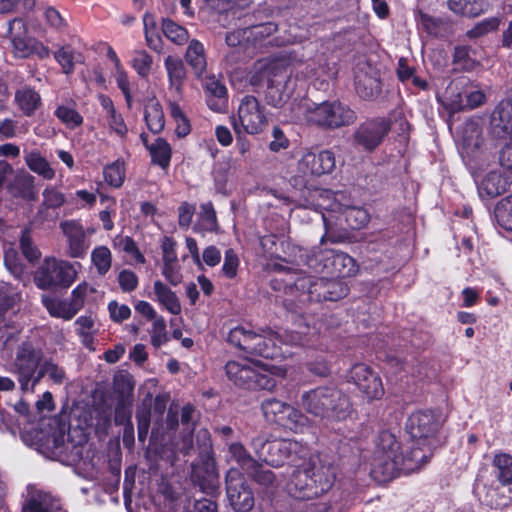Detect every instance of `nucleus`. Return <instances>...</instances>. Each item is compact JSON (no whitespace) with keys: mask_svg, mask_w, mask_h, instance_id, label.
<instances>
[{"mask_svg":"<svg viewBox=\"0 0 512 512\" xmlns=\"http://www.w3.org/2000/svg\"><path fill=\"white\" fill-rule=\"evenodd\" d=\"M337 468L320 457H309L308 462L293 471L287 483L289 495L298 500H311L327 494L336 481Z\"/></svg>","mask_w":512,"mask_h":512,"instance_id":"obj_1","label":"nucleus"},{"mask_svg":"<svg viewBox=\"0 0 512 512\" xmlns=\"http://www.w3.org/2000/svg\"><path fill=\"white\" fill-rule=\"evenodd\" d=\"M300 401L306 413L329 421H345L355 413L351 397L334 385L304 391Z\"/></svg>","mask_w":512,"mask_h":512,"instance_id":"obj_2","label":"nucleus"},{"mask_svg":"<svg viewBox=\"0 0 512 512\" xmlns=\"http://www.w3.org/2000/svg\"><path fill=\"white\" fill-rule=\"evenodd\" d=\"M305 265L316 273L342 280L354 276L358 271L356 260L340 250L313 248L306 253Z\"/></svg>","mask_w":512,"mask_h":512,"instance_id":"obj_3","label":"nucleus"},{"mask_svg":"<svg viewBox=\"0 0 512 512\" xmlns=\"http://www.w3.org/2000/svg\"><path fill=\"white\" fill-rule=\"evenodd\" d=\"M266 421L293 433H303L310 425L309 417L300 409L276 398H267L261 403Z\"/></svg>","mask_w":512,"mask_h":512,"instance_id":"obj_4","label":"nucleus"},{"mask_svg":"<svg viewBox=\"0 0 512 512\" xmlns=\"http://www.w3.org/2000/svg\"><path fill=\"white\" fill-rule=\"evenodd\" d=\"M308 124L323 130H334L352 124L355 112L340 101H324L308 108L305 114Z\"/></svg>","mask_w":512,"mask_h":512,"instance_id":"obj_5","label":"nucleus"},{"mask_svg":"<svg viewBox=\"0 0 512 512\" xmlns=\"http://www.w3.org/2000/svg\"><path fill=\"white\" fill-rule=\"evenodd\" d=\"M44 358L43 350L32 341H23L16 350L12 371L16 375L22 391H33L35 378Z\"/></svg>","mask_w":512,"mask_h":512,"instance_id":"obj_6","label":"nucleus"},{"mask_svg":"<svg viewBox=\"0 0 512 512\" xmlns=\"http://www.w3.org/2000/svg\"><path fill=\"white\" fill-rule=\"evenodd\" d=\"M266 108L253 95L241 99L237 116H232V126L236 134L258 135L268 126Z\"/></svg>","mask_w":512,"mask_h":512,"instance_id":"obj_7","label":"nucleus"},{"mask_svg":"<svg viewBox=\"0 0 512 512\" xmlns=\"http://www.w3.org/2000/svg\"><path fill=\"white\" fill-rule=\"evenodd\" d=\"M77 271L68 261L46 258L35 273V283L40 289H68L76 280Z\"/></svg>","mask_w":512,"mask_h":512,"instance_id":"obj_8","label":"nucleus"},{"mask_svg":"<svg viewBox=\"0 0 512 512\" xmlns=\"http://www.w3.org/2000/svg\"><path fill=\"white\" fill-rule=\"evenodd\" d=\"M310 454L307 444L293 439H275L268 442L263 455V461L272 467H281L285 464L299 466Z\"/></svg>","mask_w":512,"mask_h":512,"instance_id":"obj_9","label":"nucleus"},{"mask_svg":"<svg viewBox=\"0 0 512 512\" xmlns=\"http://www.w3.org/2000/svg\"><path fill=\"white\" fill-rule=\"evenodd\" d=\"M228 379L236 386L246 390H271L275 380L267 374L260 373L245 359L228 361L225 366Z\"/></svg>","mask_w":512,"mask_h":512,"instance_id":"obj_10","label":"nucleus"},{"mask_svg":"<svg viewBox=\"0 0 512 512\" xmlns=\"http://www.w3.org/2000/svg\"><path fill=\"white\" fill-rule=\"evenodd\" d=\"M444 418L438 409H428L418 412V450H424L421 457L423 464L432 457L433 450L438 446V431Z\"/></svg>","mask_w":512,"mask_h":512,"instance_id":"obj_11","label":"nucleus"},{"mask_svg":"<svg viewBox=\"0 0 512 512\" xmlns=\"http://www.w3.org/2000/svg\"><path fill=\"white\" fill-rule=\"evenodd\" d=\"M226 495L230 506L236 512H249L255 504L254 493L239 469L231 468L225 477Z\"/></svg>","mask_w":512,"mask_h":512,"instance_id":"obj_12","label":"nucleus"},{"mask_svg":"<svg viewBox=\"0 0 512 512\" xmlns=\"http://www.w3.org/2000/svg\"><path fill=\"white\" fill-rule=\"evenodd\" d=\"M392 127L387 117L368 118L353 133V141L366 152H373L385 140Z\"/></svg>","mask_w":512,"mask_h":512,"instance_id":"obj_13","label":"nucleus"},{"mask_svg":"<svg viewBox=\"0 0 512 512\" xmlns=\"http://www.w3.org/2000/svg\"><path fill=\"white\" fill-rule=\"evenodd\" d=\"M347 381L354 384L368 401L379 400L385 393L380 375L365 363L354 364L348 371Z\"/></svg>","mask_w":512,"mask_h":512,"instance_id":"obj_14","label":"nucleus"},{"mask_svg":"<svg viewBox=\"0 0 512 512\" xmlns=\"http://www.w3.org/2000/svg\"><path fill=\"white\" fill-rule=\"evenodd\" d=\"M415 470L416 464L412 457L373 455L370 475L375 481L385 483L397 477L402 471Z\"/></svg>","mask_w":512,"mask_h":512,"instance_id":"obj_15","label":"nucleus"},{"mask_svg":"<svg viewBox=\"0 0 512 512\" xmlns=\"http://www.w3.org/2000/svg\"><path fill=\"white\" fill-rule=\"evenodd\" d=\"M465 84L466 79L460 78L451 82L445 91V104L453 111L473 109L486 100L483 91L473 87L464 88Z\"/></svg>","mask_w":512,"mask_h":512,"instance_id":"obj_16","label":"nucleus"},{"mask_svg":"<svg viewBox=\"0 0 512 512\" xmlns=\"http://www.w3.org/2000/svg\"><path fill=\"white\" fill-rule=\"evenodd\" d=\"M482 145L481 121L479 119L467 121L461 129L459 139L461 156L466 164L472 165V163L476 162L478 159L486 158Z\"/></svg>","mask_w":512,"mask_h":512,"instance_id":"obj_17","label":"nucleus"},{"mask_svg":"<svg viewBox=\"0 0 512 512\" xmlns=\"http://www.w3.org/2000/svg\"><path fill=\"white\" fill-rule=\"evenodd\" d=\"M329 278L309 275V283L305 290L298 295V303L295 299L284 298L283 306L288 312L302 316L306 313V306L311 302H325V290Z\"/></svg>","mask_w":512,"mask_h":512,"instance_id":"obj_18","label":"nucleus"},{"mask_svg":"<svg viewBox=\"0 0 512 512\" xmlns=\"http://www.w3.org/2000/svg\"><path fill=\"white\" fill-rule=\"evenodd\" d=\"M277 274L270 280V287L275 291H283L285 298H292L298 303V295L309 283V275L292 270L282 265H275Z\"/></svg>","mask_w":512,"mask_h":512,"instance_id":"obj_19","label":"nucleus"},{"mask_svg":"<svg viewBox=\"0 0 512 512\" xmlns=\"http://www.w3.org/2000/svg\"><path fill=\"white\" fill-rule=\"evenodd\" d=\"M191 481L195 487L210 496L218 495L219 475L214 458L197 459L192 464Z\"/></svg>","mask_w":512,"mask_h":512,"instance_id":"obj_20","label":"nucleus"},{"mask_svg":"<svg viewBox=\"0 0 512 512\" xmlns=\"http://www.w3.org/2000/svg\"><path fill=\"white\" fill-rule=\"evenodd\" d=\"M336 165L335 155L330 150L318 153L307 151L298 162V170L304 175L322 176L330 174Z\"/></svg>","mask_w":512,"mask_h":512,"instance_id":"obj_21","label":"nucleus"},{"mask_svg":"<svg viewBox=\"0 0 512 512\" xmlns=\"http://www.w3.org/2000/svg\"><path fill=\"white\" fill-rule=\"evenodd\" d=\"M490 133L498 139H512V88L490 116Z\"/></svg>","mask_w":512,"mask_h":512,"instance_id":"obj_22","label":"nucleus"},{"mask_svg":"<svg viewBox=\"0 0 512 512\" xmlns=\"http://www.w3.org/2000/svg\"><path fill=\"white\" fill-rule=\"evenodd\" d=\"M332 211L337 213L336 222L343 229L360 230L365 227L370 220L368 211L359 206L343 205L334 203Z\"/></svg>","mask_w":512,"mask_h":512,"instance_id":"obj_23","label":"nucleus"},{"mask_svg":"<svg viewBox=\"0 0 512 512\" xmlns=\"http://www.w3.org/2000/svg\"><path fill=\"white\" fill-rule=\"evenodd\" d=\"M8 32L11 34L13 53L16 58L27 59L31 57L32 42L35 38L27 36V28L22 18L9 21Z\"/></svg>","mask_w":512,"mask_h":512,"instance_id":"obj_24","label":"nucleus"},{"mask_svg":"<svg viewBox=\"0 0 512 512\" xmlns=\"http://www.w3.org/2000/svg\"><path fill=\"white\" fill-rule=\"evenodd\" d=\"M60 227L68 241V255L72 258H84L87 251L83 226L75 220H65Z\"/></svg>","mask_w":512,"mask_h":512,"instance_id":"obj_25","label":"nucleus"},{"mask_svg":"<svg viewBox=\"0 0 512 512\" xmlns=\"http://www.w3.org/2000/svg\"><path fill=\"white\" fill-rule=\"evenodd\" d=\"M42 195L43 201L38 208L34 220L39 223L54 221L58 218V213H54V211L64 205L66 202L65 195L54 187H46Z\"/></svg>","mask_w":512,"mask_h":512,"instance_id":"obj_26","label":"nucleus"},{"mask_svg":"<svg viewBox=\"0 0 512 512\" xmlns=\"http://www.w3.org/2000/svg\"><path fill=\"white\" fill-rule=\"evenodd\" d=\"M14 103L18 110L26 117H33L43 106L42 97L39 91L28 84L16 89L14 94Z\"/></svg>","mask_w":512,"mask_h":512,"instance_id":"obj_27","label":"nucleus"},{"mask_svg":"<svg viewBox=\"0 0 512 512\" xmlns=\"http://www.w3.org/2000/svg\"><path fill=\"white\" fill-rule=\"evenodd\" d=\"M167 72L169 90L181 95L186 80V67L183 60L177 56L168 55L164 59Z\"/></svg>","mask_w":512,"mask_h":512,"instance_id":"obj_28","label":"nucleus"},{"mask_svg":"<svg viewBox=\"0 0 512 512\" xmlns=\"http://www.w3.org/2000/svg\"><path fill=\"white\" fill-rule=\"evenodd\" d=\"M510 185L508 177L500 171L489 172L478 184V193L480 197H496L505 192Z\"/></svg>","mask_w":512,"mask_h":512,"instance_id":"obj_29","label":"nucleus"},{"mask_svg":"<svg viewBox=\"0 0 512 512\" xmlns=\"http://www.w3.org/2000/svg\"><path fill=\"white\" fill-rule=\"evenodd\" d=\"M206 102L214 112H222L228 104V91L226 86L215 78L209 79L205 85Z\"/></svg>","mask_w":512,"mask_h":512,"instance_id":"obj_30","label":"nucleus"},{"mask_svg":"<svg viewBox=\"0 0 512 512\" xmlns=\"http://www.w3.org/2000/svg\"><path fill=\"white\" fill-rule=\"evenodd\" d=\"M362 76H357L355 80V90L360 98L364 100H374L382 92V84L380 78L373 70Z\"/></svg>","mask_w":512,"mask_h":512,"instance_id":"obj_31","label":"nucleus"},{"mask_svg":"<svg viewBox=\"0 0 512 512\" xmlns=\"http://www.w3.org/2000/svg\"><path fill=\"white\" fill-rule=\"evenodd\" d=\"M185 60L191 67L196 78L200 79L207 69V60L204 45L197 39L189 42L185 53Z\"/></svg>","mask_w":512,"mask_h":512,"instance_id":"obj_32","label":"nucleus"},{"mask_svg":"<svg viewBox=\"0 0 512 512\" xmlns=\"http://www.w3.org/2000/svg\"><path fill=\"white\" fill-rule=\"evenodd\" d=\"M196 409L195 407L187 403L181 409V424L188 433L182 438L181 447L179 451L184 455H190L191 451L194 450L192 433L196 426Z\"/></svg>","mask_w":512,"mask_h":512,"instance_id":"obj_33","label":"nucleus"},{"mask_svg":"<svg viewBox=\"0 0 512 512\" xmlns=\"http://www.w3.org/2000/svg\"><path fill=\"white\" fill-rule=\"evenodd\" d=\"M24 161L29 170L41 176L43 179L52 180L55 178V170L38 149L25 151Z\"/></svg>","mask_w":512,"mask_h":512,"instance_id":"obj_34","label":"nucleus"},{"mask_svg":"<svg viewBox=\"0 0 512 512\" xmlns=\"http://www.w3.org/2000/svg\"><path fill=\"white\" fill-rule=\"evenodd\" d=\"M151 158V164L167 170L171 163L172 147L168 141L162 137L155 139L151 146L148 147Z\"/></svg>","mask_w":512,"mask_h":512,"instance_id":"obj_35","label":"nucleus"},{"mask_svg":"<svg viewBox=\"0 0 512 512\" xmlns=\"http://www.w3.org/2000/svg\"><path fill=\"white\" fill-rule=\"evenodd\" d=\"M45 376L55 385H62L67 380L65 368L58 365L53 358L44 356L39 372L35 378V387Z\"/></svg>","mask_w":512,"mask_h":512,"instance_id":"obj_36","label":"nucleus"},{"mask_svg":"<svg viewBox=\"0 0 512 512\" xmlns=\"http://www.w3.org/2000/svg\"><path fill=\"white\" fill-rule=\"evenodd\" d=\"M144 121L149 131L153 134L162 132L165 126V117L161 104L152 99L144 109Z\"/></svg>","mask_w":512,"mask_h":512,"instance_id":"obj_37","label":"nucleus"},{"mask_svg":"<svg viewBox=\"0 0 512 512\" xmlns=\"http://www.w3.org/2000/svg\"><path fill=\"white\" fill-rule=\"evenodd\" d=\"M374 444L373 455L403 456L398 452L400 444L396 436L389 430H381L375 437Z\"/></svg>","mask_w":512,"mask_h":512,"instance_id":"obj_38","label":"nucleus"},{"mask_svg":"<svg viewBox=\"0 0 512 512\" xmlns=\"http://www.w3.org/2000/svg\"><path fill=\"white\" fill-rule=\"evenodd\" d=\"M261 332H263V337L257 351V356L265 359H275L282 356L281 346L279 345L281 341L277 334L270 328L261 329Z\"/></svg>","mask_w":512,"mask_h":512,"instance_id":"obj_39","label":"nucleus"},{"mask_svg":"<svg viewBox=\"0 0 512 512\" xmlns=\"http://www.w3.org/2000/svg\"><path fill=\"white\" fill-rule=\"evenodd\" d=\"M154 293L158 302L171 314L177 315L181 312V305L176 293L162 281L157 280L154 282Z\"/></svg>","mask_w":512,"mask_h":512,"instance_id":"obj_40","label":"nucleus"},{"mask_svg":"<svg viewBox=\"0 0 512 512\" xmlns=\"http://www.w3.org/2000/svg\"><path fill=\"white\" fill-rule=\"evenodd\" d=\"M42 303L52 317L71 320L77 314V309L66 300L43 296Z\"/></svg>","mask_w":512,"mask_h":512,"instance_id":"obj_41","label":"nucleus"},{"mask_svg":"<svg viewBox=\"0 0 512 512\" xmlns=\"http://www.w3.org/2000/svg\"><path fill=\"white\" fill-rule=\"evenodd\" d=\"M104 181L112 188L122 187L126 178V165L122 158H117L103 168Z\"/></svg>","mask_w":512,"mask_h":512,"instance_id":"obj_42","label":"nucleus"},{"mask_svg":"<svg viewBox=\"0 0 512 512\" xmlns=\"http://www.w3.org/2000/svg\"><path fill=\"white\" fill-rule=\"evenodd\" d=\"M161 31L168 40L179 46L186 44L189 40V32L186 27L170 18H162Z\"/></svg>","mask_w":512,"mask_h":512,"instance_id":"obj_43","label":"nucleus"},{"mask_svg":"<svg viewBox=\"0 0 512 512\" xmlns=\"http://www.w3.org/2000/svg\"><path fill=\"white\" fill-rule=\"evenodd\" d=\"M497 224L507 231H512V194L500 199L494 208Z\"/></svg>","mask_w":512,"mask_h":512,"instance_id":"obj_44","label":"nucleus"},{"mask_svg":"<svg viewBox=\"0 0 512 512\" xmlns=\"http://www.w3.org/2000/svg\"><path fill=\"white\" fill-rule=\"evenodd\" d=\"M449 9L455 14L475 17L483 12L482 0H449Z\"/></svg>","mask_w":512,"mask_h":512,"instance_id":"obj_45","label":"nucleus"},{"mask_svg":"<svg viewBox=\"0 0 512 512\" xmlns=\"http://www.w3.org/2000/svg\"><path fill=\"white\" fill-rule=\"evenodd\" d=\"M283 82L284 77H282L281 81H275L274 79L269 80L267 84L265 98L267 102L274 107H280L289 97L286 92V83Z\"/></svg>","mask_w":512,"mask_h":512,"instance_id":"obj_46","label":"nucleus"},{"mask_svg":"<svg viewBox=\"0 0 512 512\" xmlns=\"http://www.w3.org/2000/svg\"><path fill=\"white\" fill-rule=\"evenodd\" d=\"M252 480L260 486L266 488L274 487L276 485V475L270 469H265L262 464L257 461L246 471Z\"/></svg>","mask_w":512,"mask_h":512,"instance_id":"obj_47","label":"nucleus"},{"mask_svg":"<svg viewBox=\"0 0 512 512\" xmlns=\"http://www.w3.org/2000/svg\"><path fill=\"white\" fill-rule=\"evenodd\" d=\"M493 465L498 470L497 478L503 485L512 482V456L499 453L494 456Z\"/></svg>","mask_w":512,"mask_h":512,"instance_id":"obj_48","label":"nucleus"},{"mask_svg":"<svg viewBox=\"0 0 512 512\" xmlns=\"http://www.w3.org/2000/svg\"><path fill=\"white\" fill-rule=\"evenodd\" d=\"M247 28L248 38L256 46L267 37L271 36L278 29V25L274 22H265L256 25H251Z\"/></svg>","mask_w":512,"mask_h":512,"instance_id":"obj_49","label":"nucleus"},{"mask_svg":"<svg viewBox=\"0 0 512 512\" xmlns=\"http://www.w3.org/2000/svg\"><path fill=\"white\" fill-rule=\"evenodd\" d=\"M20 250L30 263H34L38 261L41 257V253L39 249L33 244L31 230L29 228H24L21 232L20 240H19Z\"/></svg>","mask_w":512,"mask_h":512,"instance_id":"obj_50","label":"nucleus"},{"mask_svg":"<svg viewBox=\"0 0 512 512\" xmlns=\"http://www.w3.org/2000/svg\"><path fill=\"white\" fill-rule=\"evenodd\" d=\"M91 260L99 275L104 276L111 268L112 255L106 246H98L91 253Z\"/></svg>","mask_w":512,"mask_h":512,"instance_id":"obj_51","label":"nucleus"},{"mask_svg":"<svg viewBox=\"0 0 512 512\" xmlns=\"http://www.w3.org/2000/svg\"><path fill=\"white\" fill-rule=\"evenodd\" d=\"M153 65V58L146 50L135 51L131 61L132 68L142 79H147Z\"/></svg>","mask_w":512,"mask_h":512,"instance_id":"obj_52","label":"nucleus"},{"mask_svg":"<svg viewBox=\"0 0 512 512\" xmlns=\"http://www.w3.org/2000/svg\"><path fill=\"white\" fill-rule=\"evenodd\" d=\"M74 49L71 45H63L54 52L55 61L61 66L62 72L66 75L72 74L75 69Z\"/></svg>","mask_w":512,"mask_h":512,"instance_id":"obj_53","label":"nucleus"},{"mask_svg":"<svg viewBox=\"0 0 512 512\" xmlns=\"http://www.w3.org/2000/svg\"><path fill=\"white\" fill-rule=\"evenodd\" d=\"M55 116L64 123L68 128L74 129L83 124V117L74 108L60 105L54 112Z\"/></svg>","mask_w":512,"mask_h":512,"instance_id":"obj_54","label":"nucleus"},{"mask_svg":"<svg viewBox=\"0 0 512 512\" xmlns=\"http://www.w3.org/2000/svg\"><path fill=\"white\" fill-rule=\"evenodd\" d=\"M229 453L241 469L247 471L256 460L250 455L245 446L240 442H233L229 445Z\"/></svg>","mask_w":512,"mask_h":512,"instance_id":"obj_55","label":"nucleus"},{"mask_svg":"<svg viewBox=\"0 0 512 512\" xmlns=\"http://www.w3.org/2000/svg\"><path fill=\"white\" fill-rule=\"evenodd\" d=\"M349 291V286L343 280L329 278L325 290V301H339L346 297Z\"/></svg>","mask_w":512,"mask_h":512,"instance_id":"obj_56","label":"nucleus"},{"mask_svg":"<svg viewBox=\"0 0 512 512\" xmlns=\"http://www.w3.org/2000/svg\"><path fill=\"white\" fill-rule=\"evenodd\" d=\"M199 217L200 220L202 221V226L205 231L217 232L219 224L214 205L211 201L202 203L200 205Z\"/></svg>","mask_w":512,"mask_h":512,"instance_id":"obj_57","label":"nucleus"},{"mask_svg":"<svg viewBox=\"0 0 512 512\" xmlns=\"http://www.w3.org/2000/svg\"><path fill=\"white\" fill-rule=\"evenodd\" d=\"M196 447L198 451L197 459L214 458L211 434L208 429L202 428L197 431Z\"/></svg>","mask_w":512,"mask_h":512,"instance_id":"obj_58","label":"nucleus"},{"mask_svg":"<svg viewBox=\"0 0 512 512\" xmlns=\"http://www.w3.org/2000/svg\"><path fill=\"white\" fill-rule=\"evenodd\" d=\"M114 246L131 255L138 263H144L145 257L139 250L135 240L131 236H117Z\"/></svg>","mask_w":512,"mask_h":512,"instance_id":"obj_59","label":"nucleus"},{"mask_svg":"<svg viewBox=\"0 0 512 512\" xmlns=\"http://www.w3.org/2000/svg\"><path fill=\"white\" fill-rule=\"evenodd\" d=\"M251 332L252 330L246 329L243 326H236L230 329L226 341L239 350L245 352L246 345L251 337Z\"/></svg>","mask_w":512,"mask_h":512,"instance_id":"obj_60","label":"nucleus"},{"mask_svg":"<svg viewBox=\"0 0 512 512\" xmlns=\"http://www.w3.org/2000/svg\"><path fill=\"white\" fill-rule=\"evenodd\" d=\"M18 195L27 201H35L38 197L35 188V178L32 175H26L16 182Z\"/></svg>","mask_w":512,"mask_h":512,"instance_id":"obj_61","label":"nucleus"},{"mask_svg":"<svg viewBox=\"0 0 512 512\" xmlns=\"http://www.w3.org/2000/svg\"><path fill=\"white\" fill-rule=\"evenodd\" d=\"M240 266V259L234 249L229 248L224 253L222 274L227 279H234L237 276Z\"/></svg>","mask_w":512,"mask_h":512,"instance_id":"obj_62","label":"nucleus"},{"mask_svg":"<svg viewBox=\"0 0 512 512\" xmlns=\"http://www.w3.org/2000/svg\"><path fill=\"white\" fill-rule=\"evenodd\" d=\"M169 341L166 331V322L163 317H158L152 324L151 344L155 348H160Z\"/></svg>","mask_w":512,"mask_h":512,"instance_id":"obj_63","label":"nucleus"},{"mask_svg":"<svg viewBox=\"0 0 512 512\" xmlns=\"http://www.w3.org/2000/svg\"><path fill=\"white\" fill-rule=\"evenodd\" d=\"M118 283L123 292L130 293L138 287L139 279L134 271L123 269L118 275Z\"/></svg>","mask_w":512,"mask_h":512,"instance_id":"obj_64","label":"nucleus"}]
</instances>
